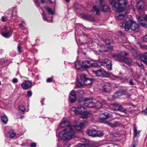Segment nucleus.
I'll return each instance as SVG.
<instances>
[{"label": "nucleus", "mask_w": 147, "mask_h": 147, "mask_svg": "<svg viewBox=\"0 0 147 147\" xmlns=\"http://www.w3.org/2000/svg\"><path fill=\"white\" fill-rule=\"evenodd\" d=\"M70 125V124L68 121H65L62 122L59 127H58L59 128L60 127L61 128H63L67 127L66 128L59 133V137L62 140H69L71 139L74 136L75 131Z\"/></svg>", "instance_id": "1"}, {"label": "nucleus", "mask_w": 147, "mask_h": 147, "mask_svg": "<svg viewBox=\"0 0 147 147\" xmlns=\"http://www.w3.org/2000/svg\"><path fill=\"white\" fill-rule=\"evenodd\" d=\"M119 2L116 3L113 0H109L110 3L112 5L113 9L118 12H123L124 10L123 5H125V0H117Z\"/></svg>", "instance_id": "2"}, {"label": "nucleus", "mask_w": 147, "mask_h": 147, "mask_svg": "<svg viewBox=\"0 0 147 147\" xmlns=\"http://www.w3.org/2000/svg\"><path fill=\"white\" fill-rule=\"evenodd\" d=\"M85 109V107L81 105V104L78 107H74L71 108V110L74 111L76 114L82 115L83 118L86 117L88 115L87 111H83Z\"/></svg>", "instance_id": "3"}, {"label": "nucleus", "mask_w": 147, "mask_h": 147, "mask_svg": "<svg viewBox=\"0 0 147 147\" xmlns=\"http://www.w3.org/2000/svg\"><path fill=\"white\" fill-rule=\"evenodd\" d=\"M12 32L10 27L4 26L1 29V34L5 38H9L12 34Z\"/></svg>", "instance_id": "4"}, {"label": "nucleus", "mask_w": 147, "mask_h": 147, "mask_svg": "<svg viewBox=\"0 0 147 147\" xmlns=\"http://www.w3.org/2000/svg\"><path fill=\"white\" fill-rule=\"evenodd\" d=\"M86 76H87L84 74H81L80 76L81 79L86 85H90L93 83L94 79L92 78H89L87 77Z\"/></svg>", "instance_id": "5"}, {"label": "nucleus", "mask_w": 147, "mask_h": 147, "mask_svg": "<svg viewBox=\"0 0 147 147\" xmlns=\"http://www.w3.org/2000/svg\"><path fill=\"white\" fill-rule=\"evenodd\" d=\"M81 105L89 108H92L95 107L96 105L94 102L91 101H88V99L86 98L84 100L80 102Z\"/></svg>", "instance_id": "6"}, {"label": "nucleus", "mask_w": 147, "mask_h": 147, "mask_svg": "<svg viewBox=\"0 0 147 147\" xmlns=\"http://www.w3.org/2000/svg\"><path fill=\"white\" fill-rule=\"evenodd\" d=\"M93 74L97 77H104L108 76L107 72L103 69H100L97 70H93Z\"/></svg>", "instance_id": "7"}, {"label": "nucleus", "mask_w": 147, "mask_h": 147, "mask_svg": "<svg viewBox=\"0 0 147 147\" xmlns=\"http://www.w3.org/2000/svg\"><path fill=\"white\" fill-rule=\"evenodd\" d=\"M132 20H129L128 21H125L123 22L122 27L124 29L125 31H127L131 29Z\"/></svg>", "instance_id": "8"}, {"label": "nucleus", "mask_w": 147, "mask_h": 147, "mask_svg": "<svg viewBox=\"0 0 147 147\" xmlns=\"http://www.w3.org/2000/svg\"><path fill=\"white\" fill-rule=\"evenodd\" d=\"M82 67L88 68L94 65L93 61L91 60H83L82 61Z\"/></svg>", "instance_id": "9"}, {"label": "nucleus", "mask_w": 147, "mask_h": 147, "mask_svg": "<svg viewBox=\"0 0 147 147\" xmlns=\"http://www.w3.org/2000/svg\"><path fill=\"white\" fill-rule=\"evenodd\" d=\"M112 88L111 84L108 82L104 83L102 87V90L104 92H109L112 91Z\"/></svg>", "instance_id": "10"}, {"label": "nucleus", "mask_w": 147, "mask_h": 147, "mask_svg": "<svg viewBox=\"0 0 147 147\" xmlns=\"http://www.w3.org/2000/svg\"><path fill=\"white\" fill-rule=\"evenodd\" d=\"M131 29L134 32H138L139 31L140 26L135 21L132 20Z\"/></svg>", "instance_id": "11"}, {"label": "nucleus", "mask_w": 147, "mask_h": 147, "mask_svg": "<svg viewBox=\"0 0 147 147\" xmlns=\"http://www.w3.org/2000/svg\"><path fill=\"white\" fill-rule=\"evenodd\" d=\"M32 83L30 81H24L21 84L22 88L24 90L29 89L32 86Z\"/></svg>", "instance_id": "12"}, {"label": "nucleus", "mask_w": 147, "mask_h": 147, "mask_svg": "<svg viewBox=\"0 0 147 147\" xmlns=\"http://www.w3.org/2000/svg\"><path fill=\"white\" fill-rule=\"evenodd\" d=\"M137 19L141 26L147 28V21L145 19H143L142 17L138 16L137 17Z\"/></svg>", "instance_id": "13"}, {"label": "nucleus", "mask_w": 147, "mask_h": 147, "mask_svg": "<svg viewBox=\"0 0 147 147\" xmlns=\"http://www.w3.org/2000/svg\"><path fill=\"white\" fill-rule=\"evenodd\" d=\"M13 13L12 9H9L5 12V18L8 21H10L12 18Z\"/></svg>", "instance_id": "14"}, {"label": "nucleus", "mask_w": 147, "mask_h": 147, "mask_svg": "<svg viewBox=\"0 0 147 147\" xmlns=\"http://www.w3.org/2000/svg\"><path fill=\"white\" fill-rule=\"evenodd\" d=\"M76 99V92L75 91L73 90L70 92L69 100L71 103H73L75 102Z\"/></svg>", "instance_id": "15"}, {"label": "nucleus", "mask_w": 147, "mask_h": 147, "mask_svg": "<svg viewBox=\"0 0 147 147\" xmlns=\"http://www.w3.org/2000/svg\"><path fill=\"white\" fill-rule=\"evenodd\" d=\"M109 114L107 112L102 113L100 116V119L102 122H104L105 120L107 119L109 117Z\"/></svg>", "instance_id": "16"}, {"label": "nucleus", "mask_w": 147, "mask_h": 147, "mask_svg": "<svg viewBox=\"0 0 147 147\" xmlns=\"http://www.w3.org/2000/svg\"><path fill=\"white\" fill-rule=\"evenodd\" d=\"M82 17L84 19L88 20L90 21H94V17L91 15L84 13L82 14Z\"/></svg>", "instance_id": "17"}, {"label": "nucleus", "mask_w": 147, "mask_h": 147, "mask_svg": "<svg viewBox=\"0 0 147 147\" xmlns=\"http://www.w3.org/2000/svg\"><path fill=\"white\" fill-rule=\"evenodd\" d=\"M145 4L143 1H140L137 3L136 5L137 9L139 10L142 9L144 7Z\"/></svg>", "instance_id": "18"}, {"label": "nucleus", "mask_w": 147, "mask_h": 147, "mask_svg": "<svg viewBox=\"0 0 147 147\" xmlns=\"http://www.w3.org/2000/svg\"><path fill=\"white\" fill-rule=\"evenodd\" d=\"M131 62V59L129 57H123L121 59V62H123L127 64H130Z\"/></svg>", "instance_id": "19"}, {"label": "nucleus", "mask_w": 147, "mask_h": 147, "mask_svg": "<svg viewBox=\"0 0 147 147\" xmlns=\"http://www.w3.org/2000/svg\"><path fill=\"white\" fill-rule=\"evenodd\" d=\"M96 130L90 129L88 130V135L94 137H96Z\"/></svg>", "instance_id": "20"}, {"label": "nucleus", "mask_w": 147, "mask_h": 147, "mask_svg": "<svg viewBox=\"0 0 147 147\" xmlns=\"http://www.w3.org/2000/svg\"><path fill=\"white\" fill-rule=\"evenodd\" d=\"M75 66L77 69H79L82 67V64L80 61H76L75 63Z\"/></svg>", "instance_id": "21"}, {"label": "nucleus", "mask_w": 147, "mask_h": 147, "mask_svg": "<svg viewBox=\"0 0 147 147\" xmlns=\"http://www.w3.org/2000/svg\"><path fill=\"white\" fill-rule=\"evenodd\" d=\"M108 124L112 127H116L120 125V123L117 121H114L112 123H108Z\"/></svg>", "instance_id": "22"}, {"label": "nucleus", "mask_w": 147, "mask_h": 147, "mask_svg": "<svg viewBox=\"0 0 147 147\" xmlns=\"http://www.w3.org/2000/svg\"><path fill=\"white\" fill-rule=\"evenodd\" d=\"M101 10L103 12H108L109 11L110 8L108 5H104L102 6Z\"/></svg>", "instance_id": "23"}, {"label": "nucleus", "mask_w": 147, "mask_h": 147, "mask_svg": "<svg viewBox=\"0 0 147 147\" xmlns=\"http://www.w3.org/2000/svg\"><path fill=\"white\" fill-rule=\"evenodd\" d=\"M112 61L111 60H109L107 59H105L104 61H102L101 63V64L100 65L105 66L111 63Z\"/></svg>", "instance_id": "24"}, {"label": "nucleus", "mask_w": 147, "mask_h": 147, "mask_svg": "<svg viewBox=\"0 0 147 147\" xmlns=\"http://www.w3.org/2000/svg\"><path fill=\"white\" fill-rule=\"evenodd\" d=\"M126 93V90L121 89L119 91L116 92V94H117L118 96H121L125 94Z\"/></svg>", "instance_id": "25"}, {"label": "nucleus", "mask_w": 147, "mask_h": 147, "mask_svg": "<svg viewBox=\"0 0 147 147\" xmlns=\"http://www.w3.org/2000/svg\"><path fill=\"white\" fill-rule=\"evenodd\" d=\"M112 57L115 60H117L119 62H121V57L119 56V54H113L112 55Z\"/></svg>", "instance_id": "26"}, {"label": "nucleus", "mask_w": 147, "mask_h": 147, "mask_svg": "<svg viewBox=\"0 0 147 147\" xmlns=\"http://www.w3.org/2000/svg\"><path fill=\"white\" fill-rule=\"evenodd\" d=\"M92 11L94 12H95L96 14H99L100 12L99 8L96 6H93Z\"/></svg>", "instance_id": "27"}, {"label": "nucleus", "mask_w": 147, "mask_h": 147, "mask_svg": "<svg viewBox=\"0 0 147 147\" xmlns=\"http://www.w3.org/2000/svg\"><path fill=\"white\" fill-rule=\"evenodd\" d=\"M8 133L9 134V137L11 138H13L16 135V133L12 129L10 130Z\"/></svg>", "instance_id": "28"}, {"label": "nucleus", "mask_w": 147, "mask_h": 147, "mask_svg": "<svg viewBox=\"0 0 147 147\" xmlns=\"http://www.w3.org/2000/svg\"><path fill=\"white\" fill-rule=\"evenodd\" d=\"M84 123H81L79 125H76L74 126L75 129L77 131L80 130L84 125Z\"/></svg>", "instance_id": "29"}, {"label": "nucleus", "mask_w": 147, "mask_h": 147, "mask_svg": "<svg viewBox=\"0 0 147 147\" xmlns=\"http://www.w3.org/2000/svg\"><path fill=\"white\" fill-rule=\"evenodd\" d=\"M1 120L3 123L6 124L8 121V118L5 115H3L1 117Z\"/></svg>", "instance_id": "30"}, {"label": "nucleus", "mask_w": 147, "mask_h": 147, "mask_svg": "<svg viewBox=\"0 0 147 147\" xmlns=\"http://www.w3.org/2000/svg\"><path fill=\"white\" fill-rule=\"evenodd\" d=\"M119 56L121 57V59H122L123 57L125 56H127L128 54L125 51H121L118 54Z\"/></svg>", "instance_id": "31"}, {"label": "nucleus", "mask_w": 147, "mask_h": 147, "mask_svg": "<svg viewBox=\"0 0 147 147\" xmlns=\"http://www.w3.org/2000/svg\"><path fill=\"white\" fill-rule=\"evenodd\" d=\"M120 105V104L116 103L112 105V106L114 110H117L119 111Z\"/></svg>", "instance_id": "32"}, {"label": "nucleus", "mask_w": 147, "mask_h": 147, "mask_svg": "<svg viewBox=\"0 0 147 147\" xmlns=\"http://www.w3.org/2000/svg\"><path fill=\"white\" fill-rule=\"evenodd\" d=\"M120 105V104L116 103L112 105V106L114 110H117L119 111Z\"/></svg>", "instance_id": "33"}, {"label": "nucleus", "mask_w": 147, "mask_h": 147, "mask_svg": "<svg viewBox=\"0 0 147 147\" xmlns=\"http://www.w3.org/2000/svg\"><path fill=\"white\" fill-rule=\"evenodd\" d=\"M119 107V111L124 113L125 114L127 113V109H126L124 108L121 105Z\"/></svg>", "instance_id": "34"}, {"label": "nucleus", "mask_w": 147, "mask_h": 147, "mask_svg": "<svg viewBox=\"0 0 147 147\" xmlns=\"http://www.w3.org/2000/svg\"><path fill=\"white\" fill-rule=\"evenodd\" d=\"M140 58L141 61L147 65V58L144 56H140Z\"/></svg>", "instance_id": "35"}, {"label": "nucleus", "mask_w": 147, "mask_h": 147, "mask_svg": "<svg viewBox=\"0 0 147 147\" xmlns=\"http://www.w3.org/2000/svg\"><path fill=\"white\" fill-rule=\"evenodd\" d=\"M103 135V134L102 131H96V137H100L102 136Z\"/></svg>", "instance_id": "36"}, {"label": "nucleus", "mask_w": 147, "mask_h": 147, "mask_svg": "<svg viewBox=\"0 0 147 147\" xmlns=\"http://www.w3.org/2000/svg\"><path fill=\"white\" fill-rule=\"evenodd\" d=\"M133 131L134 136V137L136 136H137L140 133V131H137V129L135 127H134Z\"/></svg>", "instance_id": "37"}, {"label": "nucleus", "mask_w": 147, "mask_h": 147, "mask_svg": "<svg viewBox=\"0 0 147 147\" xmlns=\"http://www.w3.org/2000/svg\"><path fill=\"white\" fill-rule=\"evenodd\" d=\"M47 12L49 13V15H53L54 14V12L52 9L48 8L47 9Z\"/></svg>", "instance_id": "38"}, {"label": "nucleus", "mask_w": 147, "mask_h": 147, "mask_svg": "<svg viewBox=\"0 0 147 147\" xmlns=\"http://www.w3.org/2000/svg\"><path fill=\"white\" fill-rule=\"evenodd\" d=\"M135 81V79L134 78H131L128 81V83L129 85H134V82Z\"/></svg>", "instance_id": "39"}, {"label": "nucleus", "mask_w": 147, "mask_h": 147, "mask_svg": "<svg viewBox=\"0 0 147 147\" xmlns=\"http://www.w3.org/2000/svg\"><path fill=\"white\" fill-rule=\"evenodd\" d=\"M125 15L123 14H119L117 16L118 19L120 20L123 19L124 18Z\"/></svg>", "instance_id": "40"}, {"label": "nucleus", "mask_w": 147, "mask_h": 147, "mask_svg": "<svg viewBox=\"0 0 147 147\" xmlns=\"http://www.w3.org/2000/svg\"><path fill=\"white\" fill-rule=\"evenodd\" d=\"M95 104L96 105L95 107L97 108H100L102 106V104L99 102H97Z\"/></svg>", "instance_id": "41"}, {"label": "nucleus", "mask_w": 147, "mask_h": 147, "mask_svg": "<svg viewBox=\"0 0 147 147\" xmlns=\"http://www.w3.org/2000/svg\"><path fill=\"white\" fill-rule=\"evenodd\" d=\"M105 66H106V67L109 70H110L112 69V64L111 63Z\"/></svg>", "instance_id": "42"}, {"label": "nucleus", "mask_w": 147, "mask_h": 147, "mask_svg": "<svg viewBox=\"0 0 147 147\" xmlns=\"http://www.w3.org/2000/svg\"><path fill=\"white\" fill-rule=\"evenodd\" d=\"M104 2V0H96V2L97 4L99 5L102 4Z\"/></svg>", "instance_id": "43"}, {"label": "nucleus", "mask_w": 147, "mask_h": 147, "mask_svg": "<svg viewBox=\"0 0 147 147\" xmlns=\"http://www.w3.org/2000/svg\"><path fill=\"white\" fill-rule=\"evenodd\" d=\"M105 48V46L104 45H102L101 46V49H99L98 51L101 53L103 52L106 51L104 49Z\"/></svg>", "instance_id": "44"}, {"label": "nucleus", "mask_w": 147, "mask_h": 147, "mask_svg": "<svg viewBox=\"0 0 147 147\" xmlns=\"http://www.w3.org/2000/svg\"><path fill=\"white\" fill-rule=\"evenodd\" d=\"M19 109L23 112L25 111V108L23 105H21L19 107Z\"/></svg>", "instance_id": "45"}, {"label": "nucleus", "mask_w": 147, "mask_h": 147, "mask_svg": "<svg viewBox=\"0 0 147 147\" xmlns=\"http://www.w3.org/2000/svg\"><path fill=\"white\" fill-rule=\"evenodd\" d=\"M32 92L30 90L28 91L27 95L28 97H30L32 96Z\"/></svg>", "instance_id": "46"}, {"label": "nucleus", "mask_w": 147, "mask_h": 147, "mask_svg": "<svg viewBox=\"0 0 147 147\" xmlns=\"http://www.w3.org/2000/svg\"><path fill=\"white\" fill-rule=\"evenodd\" d=\"M34 2L36 5V6L38 7L40 6V4L39 2H38V0H35Z\"/></svg>", "instance_id": "47"}, {"label": "nucleus", "mask_w": 147, "mask_h": 147, "mask_svg": "<svg viewBox=\"0 0 147 147\" xmlns=\"http://www.w3.org/2000/svg\"><path fill=\"white\" fill-rule=\"evenodd\" d=\"M77 147H86V146L84 144H80L77 145Z\"/></svg>", "instance_id": "48"}, {"label": "nucleus", "mask_w": 147, "mask_h": 147, "mask_svg": "<svg viewBox=\"0 0 147 147\" xmlns=\"http://www.w3.org/2000/svg\"><path fill=\"white\" fill-rule=\"evenodd\" d=\"M82 84L80 82H79L78 83H77L76 84V86L78 87H82Z\"/></svg>", "instance_id": "49"}, {"label": "nucleus", "mask_w": 147, "mask_h": 147, "mask_svg": "<svg viewBox=\"0 0 147 147\" xmlns=\"http://www.w3.org/2000/svg\"><path fill=\"white\" fill-rule=\"evenodd\" d=\"M22 48L20 46H18V51L20 53H21L22 52Z\"/></svg>", "instance_id": "50"}, {"label": "nucleus", "mask_w": 147, "mask_h": 147, "mask_svg": "<svg viewBox=\"0 0 147 147\" xmlns=\"http://www.w3.org/2000/svg\"><path fill=\"white\" fill-rule=\"evenodd\" d=\"M143 40L145 42H147V34L143 37Z\"/></svg>", "instance_id": "51"}, {"label": "nucleus", "mask_w": 147, "mask_h": 147, "mask_svg": "<svg viewBox=\"0 0 147 147\" xmlns=\"http://www.w3.org/2000/svg\"><path fill=\"white\" fill-rule=\"evenodd\" d=\"M105 42L106 44L109 45L111 43L110 40L107 39H105Z\"/></svg>", "instance_id": "52"}, {"label": "nucleus", "mask_w": 147, "mask_h": 147, "mask_svg": "<svg viewBox=\"0 0 147 147\" xmlns=\"http://www.w3.org/2000/svg\"><path fill=\"white\" fill-rule=\"evenodd\" d=\"M137 65L140 67H141V69L143 68V65L141 63H138Z\"/></svg>", "instance_id": "53"}, {"label": "nucleus", "mask_w": 147, "mask_h": 147, "mask_svg": "<svg viewBox=\"0 0 147 147\" xmlns=\"http://www.w3.org/2000/svg\"><path fill=\"white\" fill-rule=\"evenodd\" d=\"M1 20L3 22H5L8 20H7L5 18V17L2 16V17Z\"/></svg>", "instance_id": "54"}, {"label": "nucleus", "mask_w": 147, "mask_h": 147, "mask_svg": "<svg viewBox=\"0 0 147 147\" xmlns=\"http://www.w3.org/2000/svg\"><path fill=\"white\" fill-rule=\"evenodd\" d=\"M53 80V78H47L46 80L47 82H51Z\"/></svg>", "instance_id": "55"}, {"label": "nucleus", "mask_w": 147, "mask_h": 147, "mask_svg": "<svg viewBox=\"0 0 147 147\" xmlns=\"http://www.w3.org/2000/svg\"><path fill=\"white\" fill-rule=\"evenodd\" d=\"M36 143L33 142L31 144L30 147H36Z\"/></svg>", "instance_id": "56"}, {"label": "nucleus", "mask_w": 147, "mask_h": 147, "mask_svg": "<svg viewBox=\"0 0 147 147\" xmlns=\"http://www.w3.org/2000/svg\"><path fill=\"white\" fill-rule=\"evenodd\" d=\"M140 56H144L145 58H147V51L144 53V55H140Z\"/></svg>", "instance_id": "57"}, {"label": "nucleus", "mask_w": 147, "mask_h": 147, "mask_svg": "<svg viewBox=\"0 0 147 147\" xmlns=\"http://www.w3.org/2000/svg\"><path fill=\"white\" fill-rule=\"evenodd\" d=\"M12 82L13 83H16L18 82V80L16 78H13L12 80Z\"/></svg>", "instance_id": "58"}, {"label": "nucleus", "mask_w": 147, "mask_h": 147, "mask_svg": "<svg viewBox=\"0 0 147 147\" xmlns=\"http://www.w3.org/2000/svg\"><path fill=\"white\" fill-rule=\"evenodd\" d=\"M42 16H43V18L45 20H47V21L48 22H49V21H50L49 20H47V18L45 17V15L44 13H43L42 14Z\"/></svg>", "instance_id": "59"}, {"label": "nucleus", "mask_w": 147, "mask_h": 147, "mask_svg": "<svg viewBox=\"0 0 147 147\" xmlns=\"http://www.w3.org/2000/svg\"><path fill=\"white\" fill-rule=\"evenodd\" d=\"M123 105L124 106H128L130 105V104L129 103H123Z\"/></svg>", "instance_id": "60"}, {"label": "nucleus", "mask_w": 147, "mask_h": 147, "mask_svg": "<svg viewBox=\"0 0 147 147\" xmlns=\"http://www.w3.org/2000/svg\"><path fill=\"white\" fill-rule=\"evenodd\" d=\"M142 111L144 112L145 114H146L147 113V107L145 110H143Z\"/></svg>", "instance_id": "61"}, {"label": "nucleus", "mask_w": 147, "mask_h": 147, "mask_svg": "<svg viewBox=\"0 0 147 147\" xmlns=\"http://www.w3.org/2000/svg\"><path fill=\"white\" fill-rule=\"evenodd\" d=\"M119 33L121 36H122L123 35V33L120 31H119Z\"/></svg>", "instance_id": "62"}, {"label": "nucleus", "mask_w": 147, "mask_h": 147, "mask_svg": "<svg viewBox=\"0 0 147 147\" xmlns=\"http://www.w3.org/2000/svg\"><path fill=\"white\" fill-rule=\"evenodd\" d=\"M130 147H136V146L134 144H133L130 146Z\"/></svg>", "instance_id": "63"}, {"label": "nucleus", "mask_w": 147, "mask_h": 147, "mask_svg": "<svg viewBox=\"0 0 147 147\" xmlns=\"http://www.w3.org/2000/svg\"><path fill=\"white\" fill-rule=\"evenodd\" d=\"M18 25L19 26L21 27H23V24L21 23L19 24Z\"/></svg>", "instance_id": "64"}]
</instances>
